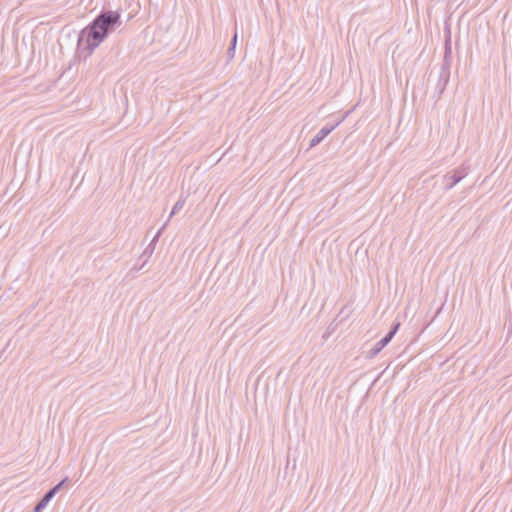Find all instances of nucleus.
Segmentation results:
<instances>
[{
  "mask_svg": "<svg viewBox=\"0 0 512 512\" xmlns=\"http://www.w3.org/2000/svg\"><path fill=\"white\" fill-rule=\"evenodd\" d=\"M185 205V199L180 197L178 201L174 204L172 211L169 215V218H171L173 215L177 214Z\"/></svg>",
  "mask_w": 512,
  "mask_h": 512,
  "instance_id": "8",
  "label": "nucleus"
},
{
  "mask_svg": "<svg viewBox=\"0 0 512 512\" xmlns=\"http://www.w3.org/2000/svg\"><path fill=\"white\" fill-rule=\"evenodd\" d=\"M451 53H452L451 38H450V35H448L445 40L444 64L442 65V67L440 69L439 76H438V82L436 84V90L438 93V97L443 93V91L445 90V88L449 82V77H450L449 66H450Z\"/></svg>",
  "mask_w": 512,
  "mask_h": 512,
  "instance_id": "2",
  "label": "nucleus"
},
{
  "mask_svg": "<svg viewBox=\"0 0 512 512\" xmlns=\"http://www.w3.org/2000/svg\"><path fill=\"white\" fill-rule=\"evenodd\" d=\"M399 327H400V323H399V322L395 323V324L392 326L391 330L387 333V335H386V336H384L382 339H383V340H385V341H386V343L388 344V343L392 340V338L394 337V335L397 333V331H398Z\"/></svg>",
  "mask_w": 512,
  "mask_h": 512,
  "instance_id": "9",
  "label": "nucleus"
},
{
  "mask_svg": "<svg viewBox=\"0 0 512 512\" xmlns=\"http://www.w3.org/2000/svg\"><path fill=\"white\" fill-rule=\"evenodd\" d=\"M388 344L386 343L385 340L383 339H380L368 352H367V355L366 357L369 358V359H372L374 358L375 356H377L380 351L385 347L387 346Z\"/></svg>",
  "mask_w": 512,
  "mask_h": 512,
  "instance_id": "4",
  "label": "nucleus"
},
{
  "mask_svg": "<svg viewBox=\"0 0 512 512\" xmlns=\"http://www.w3.org/2000/svg\"><path fill=\"white\" fill-rule=\"evenodd\" d=\"M122 24L120 13L112 10H102L94 20L87 25L79 35V42L86 43L87 48L93 51L113 31Z\"/></svg>",
  "mask_w": 512,
  "mask_h": 512,
  "instance_id": "1",
  "label": "nucleus"
},
{
  "mask_svg": "<svg viewBox=\"0 0 512 512\" xmlns=\"http://www.w3.org/2000/svg\"><path fill=\"white\" fill-rule=\"evenodd\" d=\"M347 114H345L344 116H342L338 121H336L335 123L333 124H326L324 127H322L323 129H329V134L340 124L344 121V119L346 118Z\"/></svg>",
  "mask_w": 512,
  "mask_h": 512,
  "instance_id": "11",
  "label": "nucleus"
},
{
  "mask_svg": "<svg viewBox=\"0 0 512 512\" xmlns=\"http://www.w3.org/2000/svg\"><path fill=\"white\" fill-rule=\"evenodd\" d=\"M469 168L465 165H461L451 172L444 175V180L449 181L445 186V190L452 189L457 183L464 179L468 175Z\"/></svg>",
  "mask_w": 512,
  "mask_h": 512,
  "instance_id": "3",
  "label": "nucleus"
},
{
  "mask_svg": "<svg viewBox=\"0 0 512 512\" xmlns=\"http://www.w3.org/2000/svg\"><path fill=\"white\" fill-rule=\"evenodd\" d=\"M50 494L45 493L40 501L35 505L32 512H42V510L48 505L51 501Z\"/></svg>",
  "mask_w": 512,
  "mask_h": 512,
  "instance_id": "6",
  "label": "nucleus"
},
{
  "mask_svg": "<svg viewBox=\"0 0 512 512\" xmlns=\"http://www.w3.org/2000/svg\"><path fill=\"white\" fill-rule=\"evenodd\" d=\"M236 43H237V34L235 33L233 38L231 39L230 46L228 48V56H229V58H233L234 57Z\"/></svg>",
  "mask_w": 512,
  "mask_h": 512,
  "instance_id": "10",
  "label": "nucleus"
},
{
  "mask_svg": "<svg viewBox=\"0 0 512 512\" xmlns=\"http://www.w3.org/2000/svg\"><path fill=\"white\" fill-rule=\"evenodd\" d=\"M68 482H69L68 477H65L62 481H60L57 485H55L54 487L49 489L46 493L50 494V497L53 498L60 491V489L63 487V485Z\"/></svg>",
  "mask_w": 512,
  "mask_h": 512,
  "instance_id": "7",
  "label": "nucleus"
},
{
  "mask_svg": "<svg viewBox=\"0 0 512 512\" xmlns=\"http://www.w3.org/2000/svg\"><path fill=\"white\" fill-rule=\"evenodd\" d=\"M329 135V129L321 128L317 134L311 139L310 147H315L320 144Z\"/></svg>",
  "mask_w": 512,
  "mask_h": 512,
  "instance_id": "5",
  "label": "nucleus"
}]
</instances>
